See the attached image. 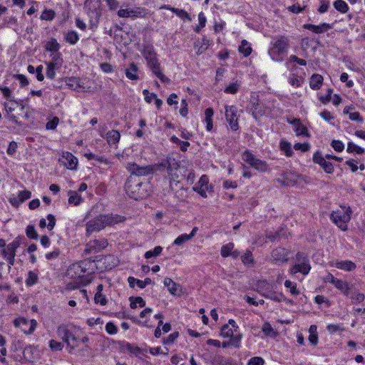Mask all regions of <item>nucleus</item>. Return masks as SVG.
Here are the masks:
<instances>
[{"mask_svg": "<svg viewBox=\"0 0 365 365\" xmlns=\"http://www.w3.org/2000/svg\"><path fill=\"white\" fill-rule=\"evenodd\" d=\"M123 220L124 218L120 215H99L87 222L86 225V235L90 236L93 232H100L106 226H111Z\"/></svg>", "mask_w": 365, "mask_h": 365, "instance_id": "obj_1", "label": "nucleus"}, {"mask_svg": "<svg viewBox=\"0 0 365 365\" xmlns=\"http://www.w3.org/2000/svg\"><path fill=\"white\" fill-rule=\"evenodd\" d=\"M143 56L152 72L162 81L169 82L170 80L161 71L160 63L157 58V53L152 45L147 44L143 47Z\"/></svg>", "mask_w": 365, "mask_h": 365, "instance_id": "obj_2", "label": "nucleus"}, {"mask_svg": "<svg viewBox=\"0 0 365 365\" xmlns=\"http://www.w3.org/2000/svg\"><path fill=\"white\" fill-rule=\"evenodd\" d=\"M268 53L271 58L275 61H282L283 56L287 53L289 48V41L284 36H277L272 38Z\"/></svg>", "mask_w": 365, "mask_h": 365, "instance_id": "obj_3", "label": "nucleus"}, {"mask_svg": "<svg viewBox=\"0 0 365 365\" xmlns=\"http://www.w3.org/2000/svg\"><path fill=\"white\" fill-rule=\"evenodd\" d=\"M86 13L89 17L91 29L97 26L100 17L101 16V0H86L84 2Z\"/></svg>", "mask_w": 365, "mask_h": 365, "instance_id": "obj_4", "label": "nucleus"}, {"mask_svg": "<svg viewBox=\"0 0 365 365\" xmlns=\"http://www.w3.org/2000/svg\"><path fill=\"white\" fill-rule=\"evenodd\" d=\"M351 210L350 207L340 206V209L333 211L330 219L341 230H347V223L351 220Z\"/></svg>", "mask_w": 365, "mask_h": 365, "instance_id": "obj_5", "label": "nucleus"}, {"mask_svg": "<svg viewBox=\"0 0 365 365\" xmlns=\"http://www.w3.org/2000/svg\"><path fill=\"white\" fill-rule=\"evenodd\" d=\"M56 334L68 348L74 349L78 346V339L73 332L69 329L68 325L64 324L59 325L57 327Z\"/></svg>", "mask_w": 365, "mask_h": 365, "instance_id": "obj_6", "label": "nucleus"}, {"mask_svg": "<svg viewBox=\"0 0 365 365\" xmlns=\"http://www.w3.org/2000/svg\"><path fill=\"white\" fill-rule=\"evenodd\" d=\"M242 158L257 171L264 173L267 170V163L264 160L255 158L254 155L248 150L242 153Z\"/></svg>", "mask_w": 365, "mask_h": 365, "instance_id": "obj_7", "label": "nucleus"}, {"mask_svg": "<svg viewBox=\"0 0 365 365\" xmlns=\"http://www.w3.org/2000/svg\"><path fill=\"white\" fill-rule=\"evenodd\" d=\"M303 180L302 175L292 171H286L278 178L277 182L282 186H294Z\"/></svg>", "mask_w": 365, "mask_h": 365, "instance_id": "obj_8", "label": "nucleus"}, {"mask_svg": "<svg viewBox=\"0 0 365 365\" xmlns=\"http://www.w3.org/2000/svg\"><path fill=\"white\" fill-rule=\"evenodd\" d=\"M108 245V241L105 238L91 240L86 245L84 252L86 255L96 254L104 250Z\"/></svg>", "mask_w": 365, "mask_h": 365, "instance_id": "obj_9", "label": "nucleus"}, {"mask_svg": "<svg viewBox=\"0 0 365 365\" xmlns=\"http://www.w3.org/2000/svg\"><path fill=\"white\" fill-rule=\"evenodd\" d=\"M225 118L230 128L236 131L239 129L237 108L235 106H225Z\"/></svg>", "mask_w": 365, "mask_h": 365, "instance_id": "obj_10", "label": "nucleus"}, {"mask_svg": "<svg viewBox=\"0 0 365 365\" xmlns=\"http://www.w3.org/2000/svg\"><path fill=\"white\" fill-rule=\"evenodd\" d=\"M161 165L167 168L170 181H179V175L176 173L179 168V162L177 160L168 156L167 159L161 163Z\"/></svg>", "mask_w": 365, "mask_h": 365, "instance_id": "obj_11", "label": "nucleus"}, {"mask_svg": "<svg viewBox=\"0 0 365 365\" xmlns=\"http://www.w3.org/2000/svg\"><path fill=\"white\" fill-rule=\"evenodd\" d=\"M14 324L16 327L21 328L26 334H31L34 331L37 322L35 319L29 322L24 317H19L14 321Z\"/></svg>", "mask_w": 365, "mask_h": 365, "instance_id": "obj_12", "label": "nucleus"}, {"mask_svg": "<svg viewBox=\"0 0 365 365\" xmlns=\"http://www.w3.org/2000/svg\"><path fill=\"white\" fill-rule=\"evenodd\" d=\"M126 169L130 173L131 175L137 176H145L153 173V168L152 165L139 166L135 163H129L126 165Z\"/></svg>", "mask_w": 365, "mask_h": 365, "instance_id": "obj_13", "label": "nucleus"}, {"mask_svg": "<svg viewBox=\"0 0 365 365\" xmlns=\"http://www.w3.org/2000/svg\"><path fill=\"white\" fill-rule=\"evenodd\" d=\"M320 152H316L313 155V161L314 163L319 165L325 173L331 174L334 172V165L331 163L326 160Z\"/></svg>", "mask_w": 365, "mask_h": 365, "instance_id": "obj_14", "label": "nucleus"}, {"mask_svg": "<svg viewBox=\"0 0 365 365\" xmlns=\"http://www.w3.org/2000/svg\"><path fill=\"white\" fill-rule=\"evenodd\" d=\"M59 162L68 169L75 170L78 165V159L71 153H63L59 158Z\"/></svg>", "mask_w": 365, "mask_h": 365, "instance_id": "obj_15", "label": "nucleus"}, {"mask_svg": "<svg viewBox=\"0 0 365 365\" xmlns=\"http://www.w3.org/2000/svg\"><path fill=\"white\" fill-rule=\"evenodd\" d=\"M208 177L203 175L200 178L198 182L193 187V190L199 193L202 197H207V191L208 190Z\"/></svg>", "mask_w": 365, "mask_h": 365, "instance_id": "obj_16", "label": "nucleus"}, {"mask_svg": "<svg viewBox=\"0 0 365 365\" xmlns=\"http://www.w3.org/2000/svg\"><path fill=\"white\" fill-rule=\"evenodd\" d=\"M165 287H166L170 293L174 296H180L182 289L180 284L175 283L169 277H165L163 281Z\"/></svg>", "mask_w": 365, "mask_h": 365, "instance_id": "obj_17", "label": "nucleus"}, {"mask_svg": "<svg viewBox=\"0 0 365 365\" xmlns=\"http://www.w3.org/2000/svg\"><path fill=\"white\" fill-rule=\"evenodd\" d=\"M272 257L277 262H285L289 257V252L283 247H277L272 250Z\"/></svg>", "mask_w": 365, "mask_h": 365, "instance_id": "obj_18", "label": "nucleus"}, {"mask_svg": "<svg viewBox=\"0 0 365 365\" xmlns=\"http://www.w3.org/2000/svg\"><path fill=\"white\" fill-rule=\"evenodd\" d=\"M332 265L337 269H340L346 272H351L356 267L354 262L350 260H336Z\"/></svg>", "mask_w": 365, "mask_h": 365, "instance_id": "obj_19", "label": "nucleus"}, {"mask_svg": "<svg viewBox=\"0 0 365 365\" xmlns=\"http://www.w3.org/2000/svg\"><path fill=\"white\" fill-rule=\"evenodd\" d=\"M310 269L311 267L308 261H303L294 265L293 267L291 268L290 272L292 274L300 272L302 274L306 275L309 273Z\"/></svg>", "mask_w": 365, "mask_h": 365, "instance_id": "obj_20", "label": "nucleus"}, {"mask_svg": "<svg viewBox=\"0 0 365 365\" xmlns=\"http://www.w3.org/2000/svg\"><path fill=\"white\" fill-rule=\"evenodd\" d=\"M304 28L308 30L313 31L315 34H322L325 32L326 31L331 29L332 26L331 24L323 23L318 26L307 24L304 25Z\"/></svg>", "mask_w": 365, "mask_h": 365, "instance_id": "obj_21", "label": "nucleus"}, {"mask_svg": "<svg viewBox=\"0 0 365 365\" xmlns=\"http://www.w3.org/2000/svg\"><path fill=\"white\" fill-rule=\"evenodd\" d=\"M21 240L20 237H16L12 242L9 243L6 249H4L1 252L4 257H6L8 255H16V249L21 245Z\"/></svg>", "mask_w": 365, "mask_h": 365, "instance_id": "obj_22", "label": "nucleus"}, {"mask_svg": "<svg viewBox=\"0 0 365 365\" xmlns=\"http://www.w3.org/2000/svg\"><path fill=\"white\" fill-rule=\"evenodd\" d=\"M101 136L105 138L110 145L118 143L120 138V133L115 130H109L105 136L103 135H101Z\"/></svg>", "mask_w": 365, "mask_h": 365, "instance_id": "obj_23", "label": "nucleus"}, {"mask_svg": "<svg viewBox=\"0 0 365 365\" xmlns=\"http://www.w3.org/2000/svg\"><path fill=\"white\" fill-rule=\"evenodd\" d=\"M271 289V284L267 280H259L256 284L257 292L264 297Z\"/></svg>", "mask_w": 365, "mask_h": 365, "instance_id": "obj_24", "label": "nucleus"}, {"mask_svg": "<svg viewBox=\"0 0 365 365\" xmlns=\"http://www.w3.org/2000/svg\"><path fill=\"white\" fill-rule=\"evenodd\" d=\"M164 9L171 11L173 13L175 14L179 18L183 20H187L188 21H191L190 16L189 14L185 11L184 9H180L175 7H171L170 6H164Z\"/></svg>", "mask_w": 365, "mask_h": 365, "instance_id": "obj_25", "label": "nucleus"}, {"mask_svg": "<svg viewBox=\"0 0 365 365\" xmlns=\"http://www.w3.org/2000/svg\"><path fill=\"white\" fill-rule=\"evenodd\" d=\"M103 289V284H100L97 286L96 293L94 297V301L96 304H99L102 306H104L107 304L108 301L106 296L102 294Z\"/></svg>", "mask_w": 365, "mask_h": 365, "instance_id": "obj_26", "label": "nucleus"}, {"mask_svg": "<svg viewBox=\"0 0 365 365\" xmlns=\"http://www.w3.org/2000/svg\"><path fill=\"white\" fill-rule=\"evenodd\" d=\"M332 284L341 292H343L346 296H347L349 293V285L346 282H344L341 279H332Z\"/></svg>", "mask_w": 365, "mask_h": 365, "instance_id": "obj_27", "label": "nucleus"}, {"mask_svg": "<svg viewBox=\"0 0 365 365\" xmlns=\"http://www.w3.org/2000/svg\"><path fill=\"white\" fill-rule=\"evenodd\" d=\"M323 80L322 76L317 73L313 74L309 81L310 88L313 90H319L322 86Z\"/></svg>", "mask_w": 365, "mask_h": 365, "instance_id": "obj_28", "label": "nucleus"}, {"mask_svg": "<svg viewBox=\"0 0 365 365\" xmlns=\"http://www.w3.org/2000/svg\"><path fill=\"white\" fill-rule=\"evenodd\" d=\"M138 66L132 63L129 65L128 68L125 70V76L128 78L136 81L139 78L138 75Z\"/></svg>", "mask_w": 365, "mask_h": 365, "instance_id": "obj_29", "label": "nucleus"}, {"mask_svg": "<svg viewBox=\"0 0 365 365\" xmlns=\"http://www.w3.org/2000/svg\"><path fill=\"white\" fill-rule=\"evenodd\" d=\"M277 302H281L282 300H286V297L282 292H277L272 289L268 290L267 294L264 297Z\"/></svg>", "mask_w": 365, "mask_h": 365, "instance_id": "obj_30", "label": "nucleus"}, {"mask_svg": "<svg viewBox=\"0 0 365 365\" xmlns=\"http://www.w3.org/2000/svg\"><path fill=\"white\" fill-rule=\"evenodd\" d=\"M238 51L240 53L243 54L245 57H247L251 54L252 48L247 41L242 40L241 44L239 46Z\"/></svg>", "mask_w": 365, "mask_h": 365, "instance_id": "obj_31", "label": "nucleus"}, {"mask_svg": "<svg viewBox=\"0 0 365 365\" xmlns=\"http://www.w3.org/2000/svg\"><path fill=\"white\" fill-rule=\"evenodd\" d=\"M214 114L213 109L211 108H208L205 110V120L206 122V128L207 130H211L212 128V115Z\"/></svg>", "mask_w": 365, "mask_h": 365, "instance_id": "obj_32", "label": "nucleus"}, {"mask_svg": "<svg viewBox=\"0 0 365 365\" xmlns=\"http://www.w3.org/2000/svg\"><path fill=\"white\" fill-rule=\"evenodd\" d=\"M45 48L46 51L56 53L60 49V44L57 42L56 38H51L46 43Z\"/></svg>", "mask_w": 365, "mask_h": 365, "instance_id": "obj_33", "label": "nucleus"}, {"mask_svg": "<svg viewBox=\"0 0 365 365\" xmlns=\"http://www.w3.org/2000/svg\"><path fill=\"white\" fill-rule=\"evenodd\" d=\"M129 300L132 309H136L138 307H144L145 306V302L141 297H130Z\"/></svg>", "mask_w": 365, "mask_h": 365, "instance_id": "obj_34", "label": "nucleus"}, {"mask_svg": "<svg viewBox=\"0 0 365 365\" xmlns=\"http://www.w3.org/2000/svg\"><path fill=\"white\" fill-rule=\"evenodd\" d=\"M346 152L349 153H355L358 155H361L365 153V149L356 145L353 142H349L347 144Z\"/></svg>", "mask_w": 365, "mask_h": 365, "instance_id": "obj_35", "label": "nucleus"}, {"mask_svg": "<svg viewBox=\"0 0 365 365\" xmlns=\"http://www.w3.org/2000/svg\"><path fill=\"white\" fill-rule=\"evenodd\" d=\"M65 40L70 44H76L79 40V36L75 31H70L65 35Z\"/></svg>", "mask_w": 365, "mask_h": 365, "instance_id": "obj_36", "label": "nucleus"}, {"mask_svg": "<svg viewBox=\"0 0 365 365\" xmlns=\"http://www.w3.org/2000/svg\"><path fill=\"white\" fill-rule=\"evenodd\" d=\"M241 259L242 263L246 266L251 267L254 264V258L250 250H247L246 252L241 256Z\"/></svg>", "mask_w": 365, "mask_h": 365, "instance_id": "obj_37", "label": "nucleus"}, {"mask_svg": "<svg viewBox=\"0 0 365 365\" xmlns=\"http://www.w3.org/2000/svg\"><path fill=\"white\" fill-rule=\"evenodd\" d=\"M68 203L73 204L74 205H78L81 201V197L76 192L73 190L68 191Z\"/></svg>", "mask_w": 365, "mask_h": 365, "instance_id": "obj_38", "label": "nucleus"}, {"mask_svg": "<svg viewBox=\"0 0 365 365\" xmlns=\"http://www.w3.org/2000/svg\"><path fill=\"white\" fill-rule=\"evenodd\" d=\"M280 149L283 151L286 156L291 157L293 155V151L292 150L291 143L286 140H282L279 144Z\"/></svg>", "mask_w": 365, "mask_h": 365, "instance_id": "obj_39", "label": "nucleus"}, {"mask_svg": "<svg viewBox=\"0 0 365 365\" xmlns=\"http://www.w3.org/2000/svg\"><path fill=\"white\" fill-rule=\"evenodd\" d=\"M284 286L286 288L289 289V293L292 295H299L300 294V291L297 289L296 283L290 280H286L284 282Z\"/></svg>", "mask_w": 365, "mask_h": 365, "instance_id": "obj_40", "label": "nucleus"}, {"mask_svg": "<svg viewBox=\"0 0 365 365\" xmlns=\"http://www.w3.org/2000/svg\"><path fill=\"white\" fill-rule=\"evenodd\" d=\"M334 6L338 11L343 14L347 12L349 10L347 4L342 0H336L334 1Z\"/></svg>", "mask_w": 365, "mask_h": 365, "instance_id": "obj_41", "label": "nucleus"}, {"mask_svg": "<svg viewBox=\"0 0 365 365\" xmlns=\"http://www.w3.org/2000/svg\"><path fill=\"white\" fill-rule=\"evenodd\" d=\"M215 365H233L232 361L222 356H216L213 359Z\"/></svg>", "mask_w": 365, "mask_h": 365, "instance_id": "obj_42", "label": "nucleus"}, {"mask_svg": "<svg viewBox=\"0 0 365 365\" xmlns=\"http://www.w3.org/2000/svg\"><path fill=\"white\" fill-rule=\"evenodd\" d=\"M234 248V244L232 242H229L225 245H223L221 248L220 253L222 257H227L232 253V251Z\"/></svg>", "mask_w": 365, "mask_h": 365, "instance_id": "obj_43", "label": "nucleus"}, {"mask_svg": "<svg viewBox=\"0 0 365 365\" xmlns=\"http://www.w3.org/2000/svg\"><path fill=\"white\" fill-rule=\"evenodd\" d=\"M56 16V12L53 9H45L41 15V19L45 21H52Z\"/></svg>", "mask_w": 365, "mask_h": 365, "instance_id": "obj_44", "label": "nucleus"}, {"mask_svg": "<svg viewBox=\"0 0 365 365\" xmlns=\"http://www.w3.org/2000/svg\"><path fill=\"white\" fill-rule=\"evenodd\" d=\"M125 349L129 351L130 353L133 354V355H135V356H138L139 354L142 352V349L137 346H135L133 344H131L130 343H126L125 344Z\"/></svg>", "mask_w": 365, "mask_h": 365, "instance_id": "obj_45", "label": "nucleus"}, {"mask_svg": "<svg viewBox=\"0 0 365 365\" xmlns=\"http://www.w3.org/2000/svg\"><path fill=\"white\" fill-rule=\"evenodd\" d=\"M163 248L160 246H156L153 250L147 251L145 253V257L146 259L151 258L153 257H157L162 252Z\"/></svg>", "mask_w": 365, "mask_h": 365, "instance_id": "obj_46", "label": "nucleus"}, {"mask_svg": "<svg viewBox=\"0 0 365 365\" xmlns=\"http://www.w3.org/2000/svg\"><path fill=\"white\" fill-rule=\"evenodd\" d=\"M235 332V329L230 328L229 324H225L221 329L220 335L224 338L230 337Z\"/></svg>", "mask_w": 365, "mask_h": 365, "instance_id": "obj_47", "label": "nucleus"}, {"mask_svg": "<svg viewBox=\"0 0 365 365\" xmlns=\"http://www.w3.org/2000/svg\"><path fill=\"white\" fill-rule=\"evenodd\" d=\"M118 15L122 18H128L130 16H137L136 11L127 9H121L118 11Z\"/></svg>", "mask_w": 365, "mask_h": 365, "instance_id": "obj_48", "label": "nucleus"}, {"mask_svg": "<svg viewBox=\"0 0 365 365\" xmlns=\"http://www.w3.org/2000/svg\"><path fill=\"white\" fill-rule=\"evenodd\" d=\"M38 280V276L36 273L34 272H29L28 277L26 279V284L27 286H32L35 284L37 282Z\"/></svg>", "mask_w": 365, "mask_h": 365, "instance_id": "obj_49", "label": "nucleus"}, {"mask_svg": "<svg viewBox=\"0 0 365 365\" xmlns=\"http://www.w3.org/2000/svg\"><path fill=\"white\" fill-rule=\"evenodd\" d=\"M252 110V115L256 119L265 114V111L261 110L260 104L259 103H253Z\"/></svg>", "mask_w": 365, "mask_h": 365, "instance_id": "obj_50", "label": "nucleus"}, {"mask_svg": "<svg viewBox=\"0 0 365 365\" xmlns=\"http://www.w3.org/2000/svg\"><path fill=\"white\" fill-rule=\"evenodd\" d=\"M240 86V85L237 82L232 83L225 88V92L235 94L239 91Z\"/></svg>", "mask_w": 365, "mask_h": 365, "instance_id": "obj_51", "label": "nucleus"}, {"mask_svg": "<svg viewBox=\"0 0 365 365\" xmlns=\"http://www.w3.org/2000/svg\"><path fill=\"white\" fill-rule=\"evenodd\" d=\"M26 234L29 238L33 239V240H37L38 237V235L35 230V227L33 225L27 226V227L26 229Z\"/></svg>", "mask_w": 365, "mask_h": 365, "instance_id": "obj_52", "label": "nucleus"}, {"mask_svg": "<svg viewBox=\"0 0 365 365\" xmlns=\"http://www.w3.org/2000/svg\"><path fill=\"white\" fill-rule=\"evenodd\" d=\"M230 338L231 339H230L231 346H233L235 348H239L240 346L242 334H233L232 336H231Z\"/></svg>", "mask_w": 365, "mask_h": 365, "instance_id": "obj_53", "label": "nucleus"}, {"mask_svg": "<svg viewBox=\"0 0 365 365\" xmlns=\"http://www.w3.org/2000/svg\"><path fill=\"white\" fill-rule=\"evenodd\" d=\"M18 195H19V200H18L17 204H21L23 202H24L26 200H28L31 197V192L29 190H25L19 192Z\"/></svg>", "mask_w": 365, "mask_h": 365, "instance_id": "obj_54", "label": "nucleus"}, {"mask_svg": "<svg viewBox=\"0 0 365 365\" xmlns=\"http://www.w3.org/2000/svg\"><path fill=\"white\" fill-rule=\"evenodd\" d=\"M128 282L131 288H133L136 284L139 288L143 289V280H140L133 277H129L128 278Z\"/></svg>", "mask_w": 365, "mask_h": 365, "instance_id": "obj_55", "label": "nucleus"}, {"mask_svg": "<svg viewBox=\"0 0 365 365\" xmlns=\"http://www.w3.org/2000/svg\"><path fill=\"white\" fill-rule=\"evenodd\" d=\"M63 344L61 342L57 341L54 339L49 341V347L53 351H61L63 349Z\"/></svg>", "mask_w": 365, "mask_h": 365, "instance_id": "obj_56", "label": "nucleus"}, {"mask_svg": "<svg viewBox=\"0 0 365 365\" xmlns=\"http://www.w3.org/2000/svg\"><path fill=\"white\" fill-rule=\"evenodd\" d=\"M190 240V236H188L187 234H182L178 236L174 241L173 244L175 245H181L185 242Z\"/></svg>", "mask_w": 365, "mask_h": 365, "instance_id": "obj_57", "label": "nucleus"}, {"mask_svg": "<svg viewBox=\"0 0 365 365\" xmlns=\"http://www.w3.org/2000/svg\"><path fill=\"white\" fill-rule=\"evenodd\" d=\"M264 360L259 356L252 357L247 362V365H264Z\"/></svg>", "mask_w": 365, "mask_h": 365, "instance_id": "obj_58", "label": "nucleus"}, {"mask_svg": "<svg viewBox=\"0 0 365 365\" xmlns=\"http://www.w3.org/2000/svg\"><path fill=\"white\" fill-rule=\"evenodd\" d=\"M331 147L337 152H341L344 149L343 143L340 140H334L331 143Z\"/></svg>", "mask_w": 365, "mask_h": 365, "instance_id": "obj_59", "label": "nucleus"}, {"mask_svg": "<svg viewBox=\"0 0 365 365\" xmlns=\"http://www.w3.org/2000/svg\"><path fill=\"white\" fill-rule=\"evenodd\" d=\"M61 251L59 249L56 248L52 252L46 254V258L48 260H52L57 259L60 255Z\"/></svg>", "mask_w": 365, "mask_h": 365, "instance_id": "obj_60", "label": "nucleus"}, {"mask_svg": "<svg viewBox=\"0 0 365 365\" xmlns=\"http://www.w3.org/2000/svg\"><path fill=\"white\" fill-rule=\"evenodd\" d=\"M59 123V119L58 117L53 118L51 120H49L46 125V128L48 130H54Z\"/></svg>", "mask_w": 365, "mask_h": 365, "instance_id": "obj_61", "label": "nucleus"}, {"mask_svg": "<svg viewBox=\"0 0 365 365\" xmlns=\"http://www.w3.org/2000/svg\"><path fill=\"white\" fill-rule=\"evenodd\" d=\"M294 148L296 150H301L302 152H307L310 149V145L308 143H296L294 145Z\"/></svg>", "mask_w": 365, "mask_h": 365, "instance_id": "obj_62", "label": "nucleus"}, {"mask_svg": "<svg viewBox=\"0 0 365 365\" xmlns=\"http://www.w3.org/2000/svg\"><path fill=\"white\" fill-rule=\"evenodd\" d=\"M106 331L109 334H115L118 331V328L113 322H110L106 325Z\"/></svg>", "mask_w": 365, "mask_h": 365, "instance_id": "obj_63", "label": "nucleus"}, {"mask_svg": "<svg viewBox=\"0 0 365 365\" xmlns=\"http://www.w3.org/2000/svg\"><path fill=\"white\" fill-rule=\"evenodd\" d=\"M143 94L145 97V101L148 103H150L153 99L157 98V96L155 93H150L146 89L143 91Z\"/></svg>", "mask_w": 365, "mask_h": 365, "instance_id": "obj_64", "label": "nucleus"}]
</instances>
